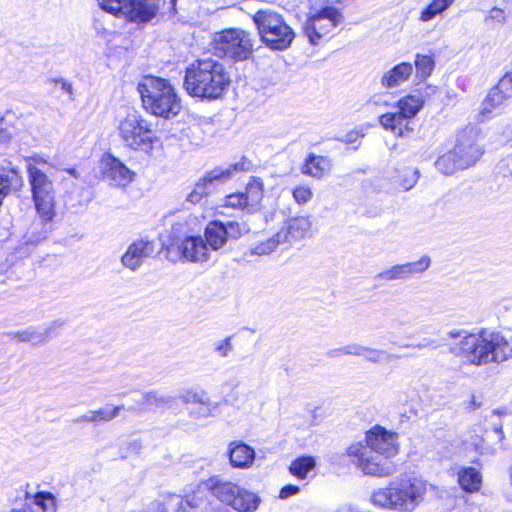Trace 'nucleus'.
Wrapping results in <instances>:
<instances>
[{
  "label": "nucleus",
  "instance_id": "obj_29",
  "mask_svg": "<svg viewBox=\"0 0 512 512\" xmlns=\"http://www.w3.org/2000/svg\"><path fill=\"white\" fill-rule=\"evenodd\" d=\"M423 106V100L420 96L408 95L397 102V108L400 115L407 121L414 118Z\"/></svg>",
  "mask_w": 512,
  "mask_h": 512
},
{
  "label": "nucleus",
  "instance_id": "obj_35",
  "mask_svg": "<svg viewBox=\"0 0 512 512\" xmlns=\"http://www.w3.org/2000/svg\"><path fill=\"white\" fill-rule=\"evenodd\" d=\"M435 61L432 56L417 54L415 59L416 76L426 80L433 72Z\"/></svg>",
  "mask_w": 512,
  "mask_h": 512
},
{
  "label": "nucleus",
  "instance_id": "obj_34",
  "mask_svg": "<svg viewBox=\"0 0 512 512\" xmlns=\"http://www.w3.org/2000/svg\"><path fill=\"white\" fill-rule=\"evenodd\" d=\"M314 466L315 460L313 457H300L291 463L289 471L292 475L296 476L297 478L305 479L308 472L312 470Z\"/></svg>",
  "mask_w": 512,
  "mask_h": 512
},
{
  "label": "nucleus",
  "instance_id": "obj_58",
  "mask_svg": "<svg viewBox=\"0 0 512 512\" xmlns=\"http://www.w3.org/2000/svg\"><path fill=\"white\" fill-rule=\"evenodd\" d=\"M495 433L499 436V438H502V431L501 429H495Z\"/></svg>",
  "mask_w": 512,
  "mask_h": 512
},
{
  "label": "nucleus",
  "instance_id": "obj_6",
  "mask_svg": "<svg viewBox=\"0 0 512 512\" xmlns=\"http://www.w3.org/2000/svg\"><path fill=\"white\" fill-rule=\"evenodd\" d=\"M477 136L474 128L459 131L453 149L436 160V169L444 175H451L475 165L483 155L482 147L477 144Z\"/></svg>",
  "mask_w": 512,
  "mask_h": 512
},
{
  "label": "nucleus",
  "instance_id": "obj_59",
  "mask_svg": "<svg viewBox=\"0 0 512 512\" xmlns=\"http://www.w3.org/2000/svg\"><path fill=\"white\" fill-rule=\"evenodd\" d=\"M435 343H436L435 340L429 341V345H434Z\"/></svg>",
  "mask_w": 512,
  "mask_h": 512
},
{
  "label": "nucleus",
  "instance_id": "obj_45",
  "mask_svg": "<svg viewBox=\"0 0 512 512\" xmlns=\"http://www.w3.org/2000/svg\"><path fill=\"white\" fill-rule=\"evenodd\" d=\"M506 99L505 95L496 87L492 88L486 96V105L500 106Z\"/></svg>",
  "mask_w": 512,
  "mask_h": 512
},
{
  "label": "nucleus",
  "instance_id": "obj_27",
  "mask_svg": "<svg viewBox=\"0 0 512 512\" xmlns=\"http://www.w3.org/2000/svg\"><path fill=\"white\" fill-rule=\"evenodd\" d=\"M458 482L467 492L478 491L482 484V475L474 467H464L458 472Z\"/></svg>",
  "mask_w": 512,
  "mask_h": 512
},
{
  "label": "nucleus",
  "instance_id": "obj_30",
  "mask_svg": "<svg viewBox=\"0 0 512 512\" xmlns=\"http://www.w3.org/2000/svg\"><path fill=\"white\" fill-rule=\"evenodd\" d=\"M174 402L173 397L158 392H149L142 396V403L155 410L171 408Z\"/></svg>",
  "mask_w": 512,
  "mask_h": 512
},
{
  "label": "nucleus",
  "instance_id": "obj_44",
  "mask_svg": "<svg viewBox=\"0 0 512 512\" xmlns=\"http://www.w3.org/2000/svg\"><path fill=\"white\" fill-rule=\"evenodd\" d=\"M495 87L505 95L506 99L510 98L512 96V72L504 75Z\"/></svg>",
  "mask_w": 512,
  "mask_h": 512
},
{
  "label": "nucleus",
  "instance_id": "obj_36",
  "mask_svg": "<svg viewBox=\"0 0 512 512\" xmlns=\"http://www.w3.org/2000/svg\"><path fill=\"white\" fill-rule=\"evenodd\" d=\"M279 246H283L284 248H287L286 244L279 237V231H278L272 237L257 244L254 248H252L251 251H252V254L259 255V256L268 255V254L272 253L274 250H276V248Z\"/></svg>",
  "mask_w": 512,
  "mask_h": 512
},
{
  "label": "nucleus",
  "instance_id": "obj_23",
  "mask_svg": "<svg viewBox=\"0 0 512 512\" xmlns=\"http://www.w3.org/2000/svg\"><path fill=\"white\" fill-rule=\"evenodd\" d=\"M229 459L234 468H250L255 460V451L244 442H231L229 444Z\"/></svg>",
  "mask_w": 512,
  "mask_h": 512
},
{
  "label": "nucleus",
  "instance_id": "obj_19",
  "mask_svg": "<svg viewBox=\"0 0 512 512\" xmlns=\"http://www.w3.org/2000/svg\"><path fill=\"white\" fill-rule=\"evenodd\" d=\"M103 178L115 187H126L135 178V172L129 169L120 159L112 154L102 158Z\"/></svg>",
  "mask_w": 512,
  "mask_h": 512
},
{
  "label": "nucleus",
  "instance_id": "obj_56",
  "mask_svg": "<svg viewBox=\"0 0 512 512\" xmlns=\"http://www.w3.org/2000/svg\"><path fill=\"white\" fill-rule=\"evenodd\" d=\"M69 173H70L72 176H74L75 178H77V177H78L77 172H76V170H75V169H70V170H69Z\"/></svg>",
  "mask_w": 512,
  "mask_h": 512
},
{
  "label": "nucleus",
  "instance_id": "obj_5",
  "mask_svg": "<svg viewBox=\"0 0 512 512\" xmlns=\"http://www.w3.org/2000/svg\"><path fill=\"white\" fill-rule=\"evenodd\" d=\"M143 108L150 114L166 119L181 110V100L174 87L166 79L146 76L137 86Z\"/></svg>",
  "mask_w": 512,
  "mask_h": 512
},
{
  "label": "nucleus",
  "instance_id": "obj_4",
  "mask_svg": "<svg viewBox=\"0 0 512 512\" xmlns=\"http://www.w3.org/2000/svg\"><path fill=\"white\" fill-rule=\"evenodd\" d=\"M427 483L416 477L401 475L388 487L379 488L371 495L373 505L398 512H413L423 501Z\"/></svg>",
  "mask_w": 512,
  "mask_h": 512
},
{
  "label": "nucleus",
  "instance_id": "obj_28",
  "mask_svg": "<svg viewBox=\"0 0 512 512\" xmlns=\"http://www.w3.org/2000/svg\"><path fill=\"white\" fill-rule=\"evenodd\" d=\"M379 123L385 130L391 131L397 137L402 136L404 128L407 129L408 126V121L400 115L399 111L381 115Z\"/></svg>",
  "mask_w": 512,
  "mask_h": 512
},
{
  "label": "nucleus",
  "instance_id": "obj_33",
  "mask_svg": "<svg viewBox=\"0 0 512 512\" xmlns=\"http://www.w3.org/2000/svg\"><path fill=\"white\" fill-rule=\"evenodd\" d=\"M30 502H27L26 504L35 505L37 509L41 512H49V511H55V497L50 492H38L33 496L32 499H29Z\"/></svg>",
  "mask_w": 512,
  "mask_h": 512
},
{
  "label": "nucleus",
  "instance_id": "obj_24",
  "mask_svg": "<svg viewBox=\"0 0 512 512\" xmlns=\"http://www.w3.org/2000/svg\"><path fill=\"white\" fill-rule=\"evenodd\" d=\"M63 325L60 321H54L50 325L44 328H27L22 331H18L15 334V339L21 342H29L33 345L45 343L48 338L53 334L56 329L61 328Z\"/></svg>",
  "mask_w": 512,
  "mask_h": 512
},
{
  "label": "nucleus",
  "instance_id": "obj_50",
  "mask_svg": "<svg viewBox=\"0 0 512 512\" xmlns=\"http://www.w3.org/2000/svg\"><path fill=\"white\" fill-rule=\"evenodd\" d=\"M75 424L93 423V417L91 416V410L86 414L81 415L73 420Z\"/></svg>",
  "mask_w": 512,
  "mask_h": 512
},
{
  "label": "nucleus",
  "instance_id": "obj_8",
  "mask_svg": "<svg viewBox=\"0 0 512 512\" xmlns=\"http://www.w3.org/2000/svg\"><path fill=\"white\" fill-rule=\"evenodd\" d=\"M262 42L272 50L282 51L290 47L295 38L293 29L284 17L273 10H259L253 15Z\"/></svg>",
  "mask_w": 512,
  "mask_h": 512
},
{
  "label": "nucleus",
  "instance_id": "obj_26",
  "mask_svg": "<svg viewBox=\"0 0 512 512\" xmlns=\"http://www.w3.org/2000/svg\"><path fill=\"white\" fill-rule=\"evenodd\" d=\"M331 169V161L328 157L309 154L301 168L303 174L321 179Z\"/></svg>",
  "mask_w": 512,
  "mask_h": 512
},
{
  "label": "nucleus",
  "instance_id": "obj_51",
  "mask_svg": "<svg viewBox=\"0 0 512 512\" xmlns=\"http://www.w3.org/2000/svg\"><path fill=\"white\" fill-rule=\"evenodd\" d=\"M362 135L358 131H351L345 135L343 141L345 143H354L357 141Z\"/></svg>",
  "mask_w": 512,
  "mask_h": 512
},
{
  "label": "nucleus",
  "instance_id": "obj_12",
  "mask_svg": "<svg viewBox=\"0 0 512 512\" xmlns=\"http://www.w3.org/2000/svg\"><path fill=\"white\" fill-rule=\"evenodd\" d=\"M343 21L341 11L331 5H324L307 18L303 29L309 42L317 45L323 38L330 33Z\"/></svg>",
  "mask_w": 512,
  "mask_h": 512
},
{
  "label": "nucleus",
  "instance_id": "obj_11",
  "mask_svg": "<svg viewBox=\"0 0 512 512\" xmlns=\"http://www.w3.org/2000/svg\"><path fill=\"white\" fill-rule=\"evenodd\" d=\"M213 43L216 55L233 61L248 60L254 51L251 34L242 29L223 30L216 34Z\"/></svg>",
  "mask_w": 512,
  "mask_h": 512
},
{
  "label": "nucleus",
  "instance_id": "obj_18",
  "mask_svg": "<svg viewBox=\"0 0 512 512\" xmlns=\"http://www.w3.org/2000/svg\"><path fill=\"white\" fill-rule=\"evenodd\" d=\"M431 265L429 256H422L419 260L414 262H407L404 264L394 265L386 270L376 274L375 280L379 282H391L406 280L416 274L425 272Z\"/></svg>",
  "mask_w": 512,
  "mask_h": 512
},
{
  "label": "nucleus",
  "instance_id": "obj_46",
  "mask_svg": "<svg viewBox=\"0 0 512 512\" xmlns=\"http://www.w3.org/2000/svg\"><path fill=\"white\" fill-rule=\"evenodd\" d=\"M473 333H469L463 329H452L447 332V337L451 339H457L458 342L455 344H463L467 337L472 336Z\"/></svg>",
  "mask_w": 512,
  "mask_h": 512
},
{
  "label": "nucleus",
  "instance_id": "obj_15",
  "mask_svg": "<svg viewBox=\"0 0 512 512\" xmlns=\"http://www.w3.org/2000/svg\"><path fill=\"white\" fill-rule=\"evenodd\" d=\"M28 173L37 213L56 215L53 182L36 166L29 165Z\"/></svg>",
  "mask_w": 512,
  "mask_h": 512
},
{
  "label": "nucleus",
  "instance_id": "obj_31",
  "mask_svg": "<svg viewBox=\"0 0 512 512\" xmlns=\"http://www.w3.org/2000/svg\"><path fill=\"white\" fill-rule=\"evenodd\" d=\"M124 409V405L113 406L110 404L98 410H91L93 417V424L110 422L119 416L120 412Z\"/></svg>",
  "mask_w": 512,
  "mask_h": 512
},
{
  "label": "nucleus",
  "instance_id": "obj_2",
  "mask_svg": "<svg viewBox=\"0 0 512 512\" xmlns=\"http://www.w3.org/2000/svg\"><path fill=\"white\" fill-rule=\"evenodd\" d=\"M231 83L224 64L213 58H201L187 67L184 88L193 97L215 100L221 98Z\"/></svg>",
  "mask_w": 512,
  "mask_h": 512
},
{
  "label": "nucleus",
  "instance_id": "obj_13",
  "mask_svg": "<svg viewBox=\"0 0 512 512\" xmlns=\"http://www.w3.org/2000/svg\"><path fill=\"white\" fill-rule=\"evenodd\" d=\"M251 166L252 163L243 158L240 162L229 165L226 168H214L195 184L194 189L187 196V200L194 204L200 202L204 196L210 194L218 185L230 180L235 172L248 171Z\"/></svg>",
  "mask_w": 512,
  "mask_h": 512
},
{
  "label": "nucleus",
  "instance_id": "obj_43",
  "mask_svg": "<svg viewBox=\"0 0 512 512\" xmlns=\"http://www.w3.org/2000/svg\"><path fill=\"white\" fill-rule=\"evenodd\" d=\"M484 21L488 23L489 21L496 24H504L506 22V14L503 9L498 7H493L488 15L485 17Z\"/></svg>",
  "mask_w": 512,
  "mask_h": 512
},
{
  "label": "nucleus",
  "instance_id": "obj_16",
  "mask_svg": "<svg viewBox=\"0 0 512 512\" xmlns=\"http://www.w3.org/2000/svg\"><path fill=\"white\" fill-rule=\"evenodd\" d=\"M264 196V184L260 178L253 177L246 184L244 191L227 195L224 206L252 214L260 209Z\"/></svg>",
  "mask_w": 512,
  "mask_h": 512
},
{
  "label": "nucleus",
  "instance_id": "obj_52",
  "mask_svg": "<svg viewBox=\"0 0 512 512\" xmlns=\"http://www.w3.org/2000/svg\"><path fill=\"white\" fill-rule=\"evenodd\" d=\"M10 512H38L34 511L32 507L29 506V504H25V506L21 509H12Z\"/></svg>",
  "mask_w": 512,
  "mask_h": 512
},
{
  "label": "nucleus",
  "instance_id": "obj_40",
  "mask_svg": "<svg viewBox=\"0 0 512 512\" xmlns=\"http://www.w3.org/2000/svg\"><path fill=\"white\" fill-rule=\"evenodd\" d=\"M233 336H227L226 338L216 342L213 346L214 353L221 358H227L234 350L232 343Z\"/></svg>",
  "mask_w": 512,
  "mask_h": 512
},
{
  "label": "nucleus",
  "instance_id": "obj_48",
  "mask_svg": "<svg viewBox=\"0 0 512 512\" xmlns=\"http://www.w3.org/2000/svg\"><path fill=\"white\" fill-rule=\"evenodd\" d=\"M299 492V487L295 485H286L284 486L279 494L281 499L289 498L293 495H296Z\"/></svg>",
  "mask_w": 512,
  "mask_h": 512
},
{
  "label": "nucleus",
  "instance_id": "obj_53",
  "mask_svg": "<svg viewBox=\"0 0 512 512\" xmlns=\"http://www.w3.org/2000/svg\"><path fill=\"white\" fill-rule=\"evenodd\" d=\"M418 173H419V172H418V170H415V171L413 172V174H414L415 178L413 179L412 183H411L409 186H406V187H405V189H406V190H409V189H411V188L414 186V184L416 183V181H417V179H418Z\"/></svg>",
  "mask_w": 512,
  "mask_h": 512
},
{
  "label": "nucleus",
  "instance_id": "obj_25",
  "mask_svg": "<svg viewBox=\"0 0 512 512\" xmlns=\"http://www.w3.org/2000/svg\"><path fill=\"white\" fill-rule=\"evenodd\" d=\"M413 72V65L402 62L387 71L381 78V85L387 89L396 88L406 82Z\"/></svg>",
  "mask_w": 512,
  "mask_h": 512
},
{
  "label": "nucleus",
  "instance_id": "obj_32",
  "mask_svg": "<svg viewBox=\"0 0 512 512\" xmlns=\"http://www.w3.org/2000/svg\"><path fill=\"white\" fill-rule=\"evenodd\" d=\"M453 2L454 0H433L422 10L420 20L423 22L432 20L437 15L447 10Z\"/></svg>",
  "mask_w": 512,
  "mask_h": 512
},
{
  "label": "nucleus",
  "instance_id": "obj_47",
  "mask_svg": "<svg viewBox=\"0 0 512 512\" xmlns=\"http://www.w3.org/2000/svg\"><path fill=\"white\" fill-rule=\"evenodd\" d=\"M53 82L56 86H59L61 91L69 95L70 100H74V89L70 82L66 81L63 78L53 79Z\"/></svg>",
  "mask_w": 512,
  "mask_h": 512
},
{
  "label": "nucleus",
  "instance_id": "obj_7",
  "mask_svg": "<svg viewBox=\"0 0 512 512\" xmlns=\"http://www.w3.org/2000/svg\"><path fill=\"white\" fill-rule=\"evenodd\" d=\"M197 225V218L191 215L183 221H177L172 225V243L168 252L175 254V259L202 263L210 258L208 247L204 239L192 234L193 227Z\"/></svg>",
  "mask_w": 512,
  "mask_h": 512
},
{
  "label": "nucleus",
  "instance_id": "obj_37",
  "mask_svg": "<svg viewBox=\"0 0 512 512\" xmlns=\"http://www.w3.org/2000/svg\"><path fill=\"white\" fill-rule=\"evenodd\" d=\"M362 357L367 362L372 363V364L387 363L390 361V359L393 358V356L385 350L376 349V348H372V347H368V346L364 347Z\"/></svg>",
  "mask_w": 512,
  "mask_h": 512
},
{
  "label": "nucleus",
  "instance_id": "obj_55",
  "mask_svg": "<svg viewBox=\"0 0 512 512\" xmlns=\"http://www.w3.org/2000/svg\"><path fill=\"white\" fill-rule=\"evenodd\" d=\"M178 512H187L186 506L183 505L182 500H180Z\"/></svg>",
  "mask_w": 512,
  "mask_h": 512
},
{
  "label": "nucleus",
  "instance_id": "obj_41",
  "mask_svg": "<svg viewBox=\"0 0 512 512\" xmlns=\"http://www.w3.org/2000/svg\"><path fill=\"white\" fill-rule=\"evenodd\" d=\"M209 398L205 392H197L192 389L186 390L181 395V400L184 404L188 405L189 407L199 404L202 401Z\"/></svg>",
  "mask_w": 512,
  "mask_h": 512
},
{
  "label": "nucleus",
  "instance_id": "obj_54",
  "mask_svg": "<svg viewBox=\"0 0 512 512\" xmlns=\"http://www.w3.org/2000/svg\"><path fill=\"white\" fill-rule=\"evenodd\" d=\"M131 446H132V448H133L134 450H138V449H140V448L142 447V445H141V442H140V441H134V442H132V443H131Z\"/></svg>",
  "mask_w": 512,
  "mask_h": 512
},
{
  "label": "nucleus",
  "instance_id": "obj_21",
  "mask_svg": "<svg viewBox=\"0 0 512 512\" xmlns=\"http://www.w3.org/2000/svg\"><path fill=\"white\" fill-rule=\"evenodd\" d=\"M154 253L153 242L138 240L128 246L127 251L121 258L124 267L136 271Z\"/></svg>",
  "mask_w": 512,
  "mask_h": 512
},
{
  "label": "nucleus",
  "instance_id": "obj_38",
  "mask_svg": "<svg viewBox=\"0 0 512 512\" xmlns=\"http://www.w3.org/2000/svg\"><path fill=\"white\" fill-rule=\"evenodd\" d=\"M215 407L211 400L207 398L199 404L188 407L189 415L196 419L208 418L213 415Z\"/></svg>",
  "mask_w": 512,
  "mask_h": 512
},
{
  "label": "nucleus",
  "instance_id": "obj_39",
  "mask_svg": "<svg viewBox=\"0 0 512 512\" xmlns=\"http://www.w3.org/2000/svg\"><path fill=\"white\" fill-rule=\"evenodd\" d=\"M364 345H360L357 343H351L336 349H332L328 352V356L330 358H337L344 355H351V356H363V350Z\"/></svg>",
  "mask_w": 512,
  "mask_h": 512
},
{
  "label": "nucleus",
  "instance_id": "obj_14",
  "mask_svg": "<svg viewBox=\"0 0 512 512\" xmlns=\"http://www.w3.org/2000/svg\"><path fill=\"white\" fill-rule=\"evenodd\" d=\"M99 4L103 10L136 23L151 20L158 10L157 3L153 1L137 2V0H99Z\"/></svg>",
  "mask_w": 512,
  "mask_h": 512
},
{
  "label": "nucleus",
  "instance_id": "obj_17",
  "mask_svg": "<svg viewBox=\"0 0 512 512\" xmlns=\"http://www.w3.org/2000/svg\"><path fill=\"white\" fill-rule=\"evenodd\" d=\"M241 235V227L239 223L228 221L226 223L220 221L210 222L204 232L205 240L209 250H218L227 242L228 239H237Z\"/></svg>",
  "mask_w": 512,
  "mask_h": 512
},
{
  "label": "nucleus",
  "instance_id": "obj_1",
  "mask_svg": "<svg viewBox=\"0 0 512 512\" xmlns=\"http://www.w3.org/2000/svg\"><path fill=\"white\" fill-rule=\"evenodd\" d=\"M398 450L397 434L377 426L366 433L365 444H351L347 449V455L353 458L352 462L364 474L388 477L397 472V466L393 462H381L378 456L374 457L372 453L388 459L395 456Z\"/></svg>",
  "mask_w": 512,
  "mask_h": 512
},
{
  "label": "nucleus",
  "instance_id": "obj_10",
  "mask_svg": "<svg viewBox=\"0 0 512 512\" xmlns=\"http://www.w3.org/2000/svg\"><path fill=\"white\" fill-rule=\"evenodd\" d=\"M206 486L221 503L238 512H255L261 502L257 494L218 476L211 477Z\"/></svg>",
  "mask_w": 512,
  "mask_h": 512
},
{
  "label": "nucleus",
  "instance_id": "obj_42",
  "mask_svg": "<svg viewBox=\"0 0 512 512\" xmlns=\"http://www.w3.org/2000/svg\"><path fill=\"white\" fill-rule=\"evenodd\" d=\"M293 197L298 204H306L312 198L310 188L299 186L293 190Z\"/></svg>",
  "mask_w": 512,
  "mask_h": 512
},
{
  "label": "nucleus",
  "instance_id": "obj_57",
  "mask_svg": "<svg viewBox=\"0 0 512 512\" xmlns=\"http://www.w3.org/2000/svg\"><path fill=\"white\" fill-rule=\"evenodd\" d=\"M414 347H416V348H418V349H423V348H425V347H426V345H425V344H422V343H418V344H416Z\"/></svg>",
  "mask_w": 512,
  "mask_h": 512
},
{
  "label": "nucleus",
  "instance_id": "obj_22",
  "mask_svg": "<svg viewBox=\"0 0 512 512\" xmlns=\"http://www.w3.org/2000/svg\"><path fill=\"white\" fill-rule=\"evenodd\" d=\"M55 215H44L38 213V218H35L28 227L25 235L23 236L25 244H38L46 239L52 230V220Z\"/></svg>",
  "mask_w": 512,
  "mask_h": 512
},
{
  "label": "nucleus",
  "instance_id": "obj_3",
  "mask_svg": "<svg viewBox=\"0 0 512 512\" xmlns=\"http://www.w3.org/2000/svg\"><path fill=\"white\" fill-rule=\"evenodd\" d=\"M450 352L466 362L481 366L512 357V343L498 332L473 333L463 344H453Z\"/></svg>",
  "mask_w": 512,
  "mask_h": 512
},
{
  "label": "nucleus",
  "instance_id": "obj_20",
  "mask_svg": "<svg viewBox=\"0 0 512 512\" xmlns=\"http://www.w3.org/2000/svg\"><path fill=\"white\" fill-rule=\"evenodd\" d=\"M311 228L309 217L299 216L288 219L279 229V237L288 248L293 243L303 239Z\"/></svg>",
  "mask_w": 512,
  "mask_h": 512
},
{
  "label": "nucleus",
  "instance_id": "obj_9",
  "mask_svg": "<svg viewBox=\"0 0 512 512\" xmlns=\"http://www.w3.org/2000/svg\"><path fill=\"white\" fill-rule=\"evenodd\" d=\"M118 131L124 146L134 151L150 154L159 142L151 124L137 111L120 120Z\"/></svg>",
  "mask_w": 512,
  "mask_h": 512
},
{
  "label": "nucleus",
  "instance_id": "obj_49",
  "mask_svg": "<svg viewBox=\"0 0 512 512\" xmlns=\"http://www.w3.org/2000/svg\"><path fill=\"white\" fill-rule=\"evenodd\" d=\"M495 106L486 105V98L483 100L481 104L480 117L482 121L487 120L490 117V114L495 109Z\"/></svg>",
  "mask_w": 512,
  "mask_h": 512
}]
</instances>
